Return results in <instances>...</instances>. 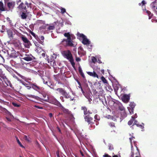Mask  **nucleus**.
I'll return each instance as SVG.
<instances>
[{
  "label": "nucleus",
  "instance_id": "1",
  "mask_svg": "<svg viewBox=\"0 0 157 157\" xmlns=\"http://www.w3.org/2000/svg\"><path fill=\"white\" fill-rule=\"evenodd\" d=\"M62 54L65 58L69 60L72 66L74 67H75V63L70 51L69 50L64 51L62 52Z\"/></svg>",
  "mask_w": 157,
  "mask_h": 157
},
{
  "label": "nucleus",
  "instance_id": "2",
  "mask_svg": "<svg viewBox=\"0 0 157 157\" xmlns=\"http://www.w3.org/2000/svg\"><path fill=\"white\" fill-rule=\"evenodd\" d=\"M73 42V41L71 38L68 40L64 39L61 41L60 44L65 47H73L74 46Z\"/></svg>",
  "mask_w": 157,
  "mask_h": 157
},
{
  "label": "nucleus",
  "instance_id": "3",
  "mask_svg": "<svg viewBox=\"0 0 157 157\" xmlns=\"http://www.w3.org/2000/svg\"><path fill=\"white\" fill-rule=\"evenodd\" d=\"M29 7L31 8L30 4H29L28 3L26 2L25 4H24L23 2H21L18 6V8L19 9L22 10L23 12H27V9Z\"/></svg>",
  "mask_w": 157,
  "mask_h": 157
},
{
  "label": "nucleus",
  "instance_id": "4",
  "mask_svg": "<svg viewBox=\"0 0 157 157\" xmlns=\"http://www.w3.org/2000/svg\"><path fill=\"white\" fill-rule=\"evenodd\" d=\"M22 59L27 61H31L35 59V58L31 54H25V56L22 57Z\"/></svg>",
  "mask_w": 157,
  "mask_h": 157
},
{
  "label": "nucleus",
  "instance_id": "5",
  "mask_svg": "<svg viewBox=\"0 0 157 157\" xmlns=\"http://www.w3.org/2000/svg\"><path fill=\"white\" fill-rule=\"evenodd\" d=\"M49 102L54 104L58 106H61V104L54 98L48 99V101Z\"/></svg>",
  "mask_w": 157,
  "mask_h": 157
},
{
  "label": "nucleus",
  "instance_id": "6",
  "mask_svg": "<svg viewBox=\"0 0 157 157\" xmlns=\"http://www.w3.org/2000/svg\"><path fill=\"white\" fill-rule=\"evenodd\" d=\"M84 119L85 121L87 122L90 125H92L94 124L93 121V118L90 117L89 115L85 116L84 117Z\"/></svg>",
  "mask_w": 157,
  "mask_h": 157
},
{
  "label": "nucleus",
  "instance_id": "7",
  "mask_svg": "<svg viewBox=\"0 0 157 157\" xmlns=\"http://www.w3.org/2000/svg\"><path fill=\"white\" fill-rule=\"evenodd\" d=\"M108 127L109 130L111 131V132H115V129L116 128V126L115 124L113 122H109L108 123Z\"/></svg>",
  "mask_w": 157,
  "mask_h": 157
},
{
  "label": "nucleus",
  "instance_id": "8",
  "mask_svg": "<svg viewBox=\"0 0 157 157\" xmlns=\"http://www.w3.org/2000/svg\"><path fill=\"white\" fill-rule=\"evenodd\" d=\"M7 6L10 10H12L14 8L15 5V2L13 1L8 2L6 3Z\"/></svg>",
  "mask_w": 157,
  "mask_h": 157
},
{
  "label": "nucleus",
  "instance_id": "9",
  "mask_svg": "<svg viewBox=\"0 0 157 157\" xmlns=\"http://www.w3.org/2000/svg\"><path fill=\"white\" fill-rule=\"evenodd\" d=\"M30 85H31L32 88L34 90L38 92H40L41 90V88L38 86L36 83H31Z\"/></svg>",
  "mask_w": 157,
  "mask_h": 157
},
{
  "label": "nucleus",
  "instance_id": "10",
  "mask_svg": "<svg viewBox=\"0 0 157 157\" xmlns=\"http://www.w3.org/2000/svg\"><path fill=\"white\" fill-rule=\"evenodd\" d=\"M130 96L128 95L124 94L122 96L121 98L124 102H128L130 99Z\"/></svg>",
  "mask_w": 157,
  "mask_h": 157
},
{
  "label": "nucleus",
  "instance_id": "11",
  "mask_svg": "<svg viewBox=\"0 0 157 157\" xmlns=\"http://www.w3.org/2000/svg\"><path fill=\"white\" fill-rule=\"evenodd\" d=\"M59 107L61 108V110L64 113L68 114H71V112L68 109H66L61 104V106H59Z\"/></svg>",
  "mask_w": 157,
  "mask_h": 157
},
{
  "label": "nucleus",
  "instance_id": "12",
  "mask_svg": "<svg viewBox=\"0 0 157 157\" xmlns=\"http://www.w3.org/2000/svg\"><path fill=\"white\" fill-rule=\"evenodd\" d=\"M87 74L91 76H92L94 78H98L99 77L97 74L94 71L93 72L88 71L86 72Z\"/></svg>",
  "mask_w": 157,
  "mask_h": 157
},
{
  "label": "nucleus",
  "instance_id": "13",
  "mask_svg": "<svg viewBox=\"0 0 157 157\" xmlns=\"http://www.w3.org/2000/svg\"><path fill=\"white\" fill-rule=\"evenodd\" d=\"M130 106V109H129V112L131 114L133 113L134 109L136 105L134 103L131 102L129 105Z\"/></svg>",
  "mask_w": 157,
  "mask_h": 157
},
{
  "label": "nucleus",
  "instance_id": "14",
  "mask_svg": "<svg viewBox=\"0 0 157 157\" xmlns=\"http://www.w3.org/2000/svg\"><path fill=\"white\" fill-rule=\"evenodd\" d=\"M21 38L24 42L27 45H29L30 43L28 39L24 35H22L21 37Z\"/></svg>",
  "mask_w": 157,
  "mask_h": 157
},
{
  "label": "nucleus",
  "instance_id": "15",
  "mask_svg": "<svg viewBox=\"0 0 157 157\" xmlns=\"http://www.w3.org/2000/svg\"><path fill=\"white\" fill-rule=\"evenodd\" d=\"M82 43L84 45H89L90 43V41L86 38V36L82 40Z\"/></svg>",
  "mask_w": 157,
  "mask_h": 157
},
{
  "label": "nucleus",
  "instance_id": "16",
  "mask_svg": "<svg viewBox=\"0 0 157 157\" xmlns=\"http://www.w3.org/2000/svg\"><path fill=\"white\" fill-rule=\"evenodd\" d=\"M42 95L43 97V98H40V99H41L45 101L48 102L49 99L48 97L47 96V95L45 94H42Z\"/></svg>",
  "mask_w": 157,
  "mask_h": 157
},
{
  "label": "nucleus",
  "instance_id": "17",
  "mask_svg": "<svg viewBox=\"0 0 157 157\" xmlns=\"http://www.w3.org/2000/svg\"><path fill=\"white\" fill-rule=\"evenodd\" d=\"M134 125H136L137 126L140 128L142 129H143L144 128V127L142 125L139 124L138 123V121L136 120H135V121L133 123V124L132 125V126H133Z\"/></svg>",
  "mask_w": 157,
  "mask_h": 157
},
{
  "label": "nucleus",
  "instance_id": "18",
  "mask_svg": "<svg viewBox=\"0 0 157 157\" xmlns=\"http://www.w3.org/2000/svg\"><path fill=\"white\" fill-rule=\"evenodd\" d=\"M6 11L5 8L4 7L3 3L2 2L0 1V13L1 11Z\"/></svg>",
  "mask_w": 157,
  "mask_h": 157
},
{
  "label": "nucleus",
  "instance_id": "19",
  "mask_svg": "<svg viewBox=\"0 0 157 157\" xmlns=\"http://www.w3.org/2000/svg\"><path fill=\"white\" fill-rule=\"evenodd\" d=\"M26 96L28 97L33 98L38 100H40V98L38 96H35L34 95L27 94Z\"/></svg>",
  "mask_w": 157,
  "mask_h": 157
},
{
  "label": "nucleus",
  "instance_id": "20",
  "mask_svg": "<svg viewBox=\"0 0 157 157\" xmlns=\"http://www.w3.org/2000/svg\"><path fill=\"white\" fill-rule=\"evenodd\" d=\"M59 91L60 93H61L62 95L64 94L65 93V91L62 88H58L55 90Z\"/></svg>",
  "mask_w": 157,
  "mask_h": 157
},
{
  "label": "nucleus",
  "instance_id": "21",
  "mask_svg": "<svg viewBox=\"0 0 157 157\" xmlns=\"http://www.w3.org/2000/svg\"><path fill=\"white\" fill-rule=\"evenodd\" d=\"M78 71L80 75H81L82 77L83 78H85V76L83 73L82 72V68L80 67H78Z\"/></svg>",
  "mask_w": 157,
  "mask_h": 157
},
{
  "label": "nucleus",
  "instance_id": "22",
  "mask_svg": "<svg viewBox=\"0 0 157 157\" xmlns=\"http://www.w3.org/2000/svg\"><path fill=\"white\" fill-rule=\"evenodd\" d=\"M121 116L122 118H124L127 116V114L125 111V110H124L122 111L121 112Z\"/></svg>",
  "mask_w": 157,
  "mask_h": 157
},
{
  "label": "nucleus",
  "instance_id": "23",
  "mask_svg": "<svg viewBox=\"0 0 157 157\" xmlns=\"http://www.w3.org/2000/svg\"><path fill=\"white\" fill-rule=\"evenodd\" d=\"M55 28V27L54 25L49 26L48 28H47V30L48 31H50L51 32H52V31H51V30H52L54 29Z\"/></svg>",
  "mask_w": 157,
  "mask_h": 157
},
{
  "label": "nucleus",
  "instance_id": "24",
  "mask_svg": "<svg viewBox=\"0 0 157 157\" xmlns=\"http://www.w3.org/2000/svg\"><path fill=\"white\" fill-rule=\"evenodd\" d=\"M81 109L83 110L84 114L85 115L87 114V109L85 106H82L81 107Z\"/></svg>",
  "mask_w": 157,
  "mask_h": 157
},
{
  "label": "nucleus",
  "instance_id": "25",
  "mask_svg": "<svg viewBox=\"0 0 157 157\" xmlns=\"http://www.w3.org/2000/svg\"><path fill=\"white\" fill-rule=\"evenodd\" d=\"M30 33H31V34L35 38L36 40L37 41H38V39H39V38L38 37V36L36 35L33 32H32L30 30Z\"/></svg>",
  "mask_w": 157,
  "mask_h": 157
},
{
  "label": "nucleus",
  "instance_id": "26",
  "mask_svg": "<svg viewBox=\"0 0 157 157\" xmlns=\"http://www.w3.org/2000/svg\"><path fill=\"white\" fill-rule=\"evenodd\" d=\"M135 120L134 119V117H132V118L130 119V121H128V124L129 125H131L132 124L133 121H134V122L135 121Z\"/></svg>",
  "mask_w": 157,
  "mask_h": 157
},
{
  "label": "nucleus",
  "instance_id": "27",
  "mask_svg": "<svg viewBox=\"0 0 157 157\" xmlns=\"http://www.w3.org/2000/svg\"><path fill=\"white\" fill-rule=\"evenodd\" d=\"M64 35L65 37H67V38L66 39H70L71 38V36L69 33H65L64 34Z\"/></svg>",
  "mask_w": 157,
  "mask_h": 157
},
{
  "label": "nucleus",
  "instance_id": "28",
  "mask_svg": "<svg viewBox=\"0 0 157 157\" xmlns=\"http://www.w3.org/2000/svg\"><path fill=\"white\" fill-rule=\"evenodd\" d=\"M25 12H23L22 13V14H21V17L22 19H25L27 17V15Z\"/></svg>",
  "mask_w": 157,
  "mask_h": 157
},
{
  "label": "nucleus",
  "instance_id": "29",
  "mask_svg": "<svg viewBox=\"0 0 157 157\" xmlns=\"http://www.w3.org/2000/svg\"><path fill=\"white\" fill-rule=\"evenodd\" d=\"M44 40V36H40V38H39V39H38V41H40L39 42L41 44H42V43L43 42Z\"/></svg>",
  "mask_w": 157,
  "mask_h": 157
},
{
  "label": "nucleus",
  "instance_id": "30",
  "mask_svg": "<svg viewBox=\"0 0 157 157\" xmlns=\"http://www.w3.org/2000/svg\"><path fill=\"white\" fill-rule=\"evenodd\" d=\"M118 109L121 111L125 110L124 108L122 105H119L118 107Z\"/></svg>",
  "mask_w": 157,
  "mask_h": 157
},
{
  "label": "nucleus",
  "instance_id": "31",
  "mask_svg": "<svg viewBox=\"0 0 157 157\" xmlns=\"http://www.w3.org/2000/svg\"><path fill=\"white\" fill-rule=\"evenodd\" d=\"M16 139L17 141V143L18 144L20 145V146L22 147H24L23 146V145L21 144V143L20 142V141L19 140L18 137H16Z\"/></svg>",
  "mask_w": 157,
  "mask_h": 157
},
{
  "label": "nucleus",
  "instance_id": "32",
  "mask_svg": "<svg viewBox=\"0 0 157 157\" xmlns=\"http://www.w3.org/2000/svg\"><path fill=\"white\" fill-rule=\"evenodd\" d=\"M63 95L64 97L67 98H70V96L65 91V93L64 94H63Z\"/></svg>",
  "mask_w": 157,
  "mask_h": 157
},
{
  "label": "nucleus",
  "instance_id": "33",
  "mask_svg": "<svg viewBox=\"0 0 157 157\" xmlns=\"http://www.w3.org/2000/svg\"><path fill=\"white\" fill-rule=\"evenodd\" d=\"M92 62L94 63H95L97 62V59L95 57L93 56L92 57L91 59Z\"/></svg>",
  "mask_w": 157,
  "mask_h": 157
},
{
  "label": "nucleus",
  "instance_id": "34",
  "mask_svg": "<svg viewBox=\"0 0 157 157\" xmlns=\"http://www.w3.org/2000/svg\"><path fill=\"white\" fill-rule=\"evenodd\" d=\"M101 80L103 83H107V81L104 76H102L101 77Z\"/></svg>",
  "mask_w": 157,
  "mask_h": 157
},
{
  "label": "nucleus",
  "instance_id": "35",
  "mask_svg": "<svg viewBox=\"0 0 157 157\" xmlns=\"http://www.w3.org/2000/svg\"><path fill=\"white\" fill-rule=\"evenodd\" d=\"M94 119L98 121L100 120V117L98 114H96L94 117Z\"/></svg>",
  "mask_w": 157,
  "mask_h": 157
},
{
  "label": "nucleus",
  "instance_id": "36",
  "mask_svg": "<svg viewBox=\"0 0 157 157\" xmlns=\"http://www.w3.org/2000/svg\"><path fill=\"white\" fill-rule=\"evenodd\" d=\"M78 35L79 37L82 38L83 39L86 37L83 34L78 33Z\"/></svg>",
  "mask_w": 157,
  "mask_h": 157
},
{
  "label": "nucleus",
  "instance_id": "37",
  "mask_svg": "<svg viewBox=\"0 0 157 157\" xmlns=\"http://www.w3.org/2000/svg\"><path fill=\"white\" fill-rule=\"evenodd\" d=\"M108 147L109 149L110 150L112 151L114 149L113 146L112 145H109L108 146Z\"/></svg>",
  "mask_w": 157,
  "mask_h": 157
},
{
  "label": "nucleus",
  "instance_id": "38",
  "mask_svg": "<svg viewBox=\"0 0 157 157\" xmlns=\"http://www.w3.org/2000/svg\"><path fill=\"white\" fill-rule=\"evenodd\" d=\"M8 35L9 38H12L13 37V33L11 32H9L8 33Z\"/></svg>",
  "mask_w": 157,
  "mask_h": 157
},
{
  "label": "nucleus",
  "instance_id": "39",
  "mask_svg": "<svg viewBox=\"0 0 157 157\" xmlns=\"http://www.w3.org/2000/svg\"><path fill=\"white\" fill-rule=\"evenodd\" d=\"M61 13L63 14L66 12V10L64 8H62L61 9Z\"/></svg>",
  "mask_w": 157,
  "mask_h": 157
},
{
  "label": "nucleus",
  "instance_id": "40",
  "mask_svg": "<svg viewBox=\"0 0 157 157\" xmlns=\"http://www.w3.org/2000/svg\"><path fill=\"white\" fill-rule=\"evenodd\" d=\"M13 105L15 107H19L20 106V105H18L16 103L14 102H13L12 103Z\"/></svg>",
  "mask_w": 157,
  "mask_h": 157
},
{
  "label": "nucleus",
  "instance_id": "41",
  "mask_svg": "<svg viewBox=\"0 0 157 157\" xmlns=\"http://www.w3.org/2000/svg\"><path fill=\"white\" fill-rule=\"evenodd\" d=\"M21 82L26 87L27 86H28L29 85L28 84L26 83L25 82H24L23 81H22Z\"/></svg>",
  "mask_w": 157,
  "mask_h": 157
},
{
  "label": "nucleus",
  "instance_id": "42",
  "mask_svg": "<svg viewBox=\"0 0 157 157\" xmlns=\"http://www.w3.org/2000/svg\"><path fill=\"white\" fill-rule=\"evenodd\" d=\"M95 128V126L94 125H90V126L89 127V128L90 129H93L94 128Z\"/></svg>",
  "mask_w": 157,
  "mask_h": 157
},
{
  "label": "nucleus",
  "instance_id": "43",
  "mask_svg": "<svg viewBox=\"0 0 157 157\" xmlns=\"http://www.w3.org/2000/svg\"><path fill=\"white\" fill-rule=\"evenodd\" d=\"M34 107H35L36 108L38 109H43V108L42 107H41L37 106V105H34Z\"/></svg>",
  "mask_w": 157,
  "mask_h": 157
},
{
  "label": "nucleus",
  "instance_id": "44",
  "mask_svg": "<svg viewBox=\"0 0 157 157\" xmlns=\"http://www.w3.org/2000/svg\"><path fill=\"white\" fill-rule=\"evenodd\" d=\"M133 138H134V137H133V136H132L131 137H130L129 138V140H130V143H132V140L133 139Z\"/></svg>",
  "mask_w": 157,
  "mask_h": 157
},
{
  "label": "nucleus",
  "instance_id": "45",
  "mask_svg": "<svg viewBox=\"0 0 157 157\" xmlns=\"http://www.w3.org/2000/svg\"><path fill=\"white\" fill-rule=\"evenodd\" d=\"M76 60L77 62H79L81 60V59L79 57H76Z\"/></svg>",
  "mask_w": 157,
  "mask_h": 157
},
{
  "label": "nucleus",
  "instance_id": "46",
  "mask_svg": "<svg viewBox=\"0 0 157 157\" xmlns=\"http://www.w3.org/2000/svg\"><path fill=\"white\" fill-rule=\"evenodd\" d=\"M26 87L28 90H30L32 86L31 85H30V86H29V85L27 86Z\"/></svg>",
  "mask_w": 157,
  "mask_h": 157
},
{
  "label": "nucleus",
  "instance_id": "47",
  "mask_svg": "<svg viewBox=\"0 0 157 157\" xmlns=\"http://www.w3.org/2000/svg\"><path fill=\"white\" fill-rule=\"evenodd\" d=\"M104 157H112L111 156L109 155L108 154H105L103 155Z\"/></svg>",
  "mask_w": 157,
  "mask_h": 157
},
{
  "label": "nucleus",
  "instance_id": "48",
  "mask_svg": "<svg viewBox=\"0 0 157 157\" xmlns=\"http://www.w3.org/2000/svg\"><path fill=\"white\" fill-rule=\"evenodd\" d=\"M43 82L44 83L46 84H47V83H48L47 81H45V80L44 79V78H43Z\"/></svg>",
  "mask_w": 157,
  "mask_h": 157
},
{
  "label": "nucleus",
  "instance_id": "49",
  "mask_svg": "<svg viewBox=\"0 0 157 157\" xmlns=\"http://www.w3.org/2000/svg\"><path fill=\"white\" fill-rule=\"evenodd\" d=\"M106 117L108 119H110L111 118V116L110 115H108L106 116Z\"/></svg>",
  "mask_w": 157,
  "mask_h": 157
},
{
  "label": "nucleus",
  "instance_id": "50",
  "mask_svg": "<svg viewBox=\"0 0 157 157\" xmlns=\"http://www.w3.org/2000/svg\"><path fill=\"white\" fill-rule=\"evenodd\" d=\"M41 13L40 12H38L37 13L36 15L37 16L40 17L41 15Z\"/></svg>",
  "mask_w": 157,
  "mask_h": 157
},
{
  "label": "nucleus",
  "instance_id": "51",
  "mask_svg": "<svg viewBox=\"0 0 157 157\" xmlns=\"http://www.w3.org/2000/svg\"><path fill=\"white\" fill-rule=\"evenodd\" d=\"M56 154L57 157H60L59 155V152L58 151L56 152Z\"/></svg>",
  "mask_w": 157,
  "mask_h": 157
},
{
  "label": "nucleus",
  "instance_id": "52",
  "mask_svg": "<svg viewBox=\"0 0 157 157\" xmlns=\"http://www.w3.org/2000/svg\"><path fill=\"white\" fill-rule=\"evenodd\" d=\"M112 155H113L112 157H118L117 155H114V154L113 152L112 154Z\"/></svg>",
  "mask_w": 157,
  "mask_h": 157
},
{
  "label": "nucleus",
  "instance_id": "53",
  "mask_svg": "<svg viewBox=\"0 0 157 157\" xmlns=\"http://www.w3.org/2000/svg\"><path fill=\"white\" fill-rule=\"evenodd\" d=\"M57 129H58L59 132L60 133H61V130L60 129V128L58 127H57Z\"/></svg>",
  "mask_w": 157,
  "mask_h": 157
},
{
  "label": "nucleus",
  "instance_id": "54",
  "mask_svg": "<svg viewBox=\"0 0 157 157\" xmlns=\"http://www.w3.org/2000/svg\"><path fill=\"white\" fill-rule=\"evenodd\" d=\"M95 94H96L97 95V94H98V92L95 90L93 92Z\"/></svg>",
  "mask_w": 157,
  "mask_h": 157
},
{
  "label": "nucleus",
  "instance_id": "55",
  "mask_svg": "<svg viewBox=\"0 0 157 157\" xmlns=\"http://www.w3.org/2000/svg\"><path fill=\"white\" fill-rule=\"evenodd\" d=\"M3 46V44L1 41L0 40V47L2 48Z\"/></svg>",
  "mask_w": 157,
  "mask_h": 157
},
{
  "label": "nucleus",
  "instance_id": "56",
  "mask_svg": "<svg viewBox=\"0 0 157 157\" xmlns=\"http://www.w3.org/2000/svg\"><path fill=\"white\" fill-rule=\"evenodd\" d=\"M4 2L5 4H6V3L8 2H9L10 1V0H4Z\"/></svg>",
  "mask_w": 157,
  "mask_h": 157
},
{
  "label": "nucleus",
  "instance_id": "57",
  "mask_svg": "<svg viewBox=\"0 0 157 157\" xmlns=\"http://www.w3.org/2000/svg\"><path fill=\"white\" fill-rule=\"evenodd\" d=\"M19 76L23 79H24L25 78V77L21 75H20Z\"/></svg>",
  "mask_w": 157,
  "mask_h": 157
},
{
  "label": "nucleus",
  "instance_id": "58",
  "mask_svg": "<svg viewBox=\"0 0 157 157\" xmlns=\"http://www.w3.org/2000/svg\"><path fill=\"white\" fill-rule=\"evenodd\" d=\"M42 56L43 57H45V53H42Z\"/></svg>",
  "mask_w": 157,
  "mask_h": 157
},
{
  "label": "nucleus",
  "instance_id": "59",
  "mask_svg": "<svg viewBox=\"0 0 157 157\" xmlns=\"http://www.w3.org/2000/svg\"><path fill=\"white\" fill-rule=\"evenodd\" d=\"M1 124L3 126V127L6 128V125L3 123H1Z\"/></svg>",
  "mask_w": 157,
  "mask_h": 157
},
{
  "label": "nucleus",
  "instance_id": "60",
  "mask_svg": "<svg viewBox=\"0 0 157 157\" xmlns=\"http://www.w3.org/2000/svg\"><path fill=\"white\" fill-rule=\"evenodd\" d=\"M6 119L8 121H11V120L10 118H8V117H6Z\"/></svg>",
  "mask_w": 157,
  "mask_h": 157
},
{
  "label": "nucleus",
  "instance_id": "61",
  "mask_svg": "<svg viewBox=\"0 0 157 157\" xmlns=\"http://www.w3.org/2000/svg\"><path fill=\"white\" fill-rule=\"evenodd\" d=\"M25 140H27V141H29V140L28 139V138L27 136H25Z\"/></svg>",
  "mask_w": 157,
  "mask_h": 157
},
{
  "label": "nucleus",
  "instance_id": "62",
  "mask_svg": "<svg viewBox=\"0 0 157 157\" xmlns=\"http://www.w3.org/2000/svg\"><path fill=\"white\" fill-rule=\"evenodd\" d=\"M81 91H82V93H84V92L82 86H81Z\"/></svg>",
  "mask_w": 157,
  "mask_h": 157
},
{
  "label": "nucleus",
  "instance_id": "63",
  "mask_svg": "<svg viewBox=\"0 0 157 157\" xmlns=\"http://www.w3.org/2000/svg\"><path fill=\"white\" fill-rule=\"evenodd\" d=\"M80 153L81 155L82 156H84V154L83 153V152H82V151H80Z\"/></svg>",
  "mask_w": 157,
  "mask_h": 157
},
{
  "label": "nucleus",
  "instance_id": "64",
  "mask_svg": "<svg viewBox=\"0 0 157 157\" xmlns=\"http://www.w3.org/2000/svg\"><path fill=\"white\" fill-rule=\"evenodd\" d=\"M49 117H52V113H49Z\"/></svg>",
  "mask_w": 157,
  "mask_h": 157
}]
</instances>
